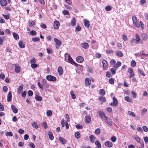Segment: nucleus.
<instances>
[{
  "mask_svg": "<svg viewBox=\"0 0 148 148\" xmlns=\"http://www.w3.org/2000/svg\"><path fill=\"white\" fill-rule=\"evenodd\" d=\"M66 54L67 55V56H65V60L66 62H70L71 64L75 65L76 66L78 65V64L73 60L69 54L67 53H65V55H66Z\"/></svg>",
  "mask_w": 148,
  "mask_h": 148,
  "instance_id": "nucleus-1",
  "label": "nucleus"
},
{
  "mask_svg": "<svg viewBox=\"0 0 148 148\" xmlns=\"http://www.w3.org/2000/svg\"><path fill=\"white\" fill-rule=\"evenodd\" d=\"M135 56L137 57H140L141 58L144 59L148 57V54H145L143 53V51L136 53Z\"/></svg>",
  "mask_w": 148,
  "mask_h": 148,
  "instance_id": "nucleus-2",
  "label": "nucleus"
},
{
  "mask_svg": "<svg viewBox=\"0 0 148 148\" xmlns=\"http://www.w3.org/2000/svg\"><path fill=\"white\" fill-rule=\"evenodd\" d=\"M136 41L135 43L136 44L139 43L143 44V41L140 39V36L137 33L135 34Z\"/></svg>",
  "mask_w": 148,
  "mask_h": 148,
  "instance_id": "nucleus-3",
  "label": "nucleus"
},
{
  "mask_svg": "<svg viewBox=\"0 0 148 148\" xmlns=\"http://www.w3.org/2000/svg\"><path fill=\"white\" fill-rule=\"evenodd\" d=\"M128 72L130 74L129 78H131L135 76V74L134 72V70L132 69L131 68H129L128 69Z\"/></svg>",
  "mask_w": 148,
  "mask_h": 148,
  "instance_id": "nucleus-4",
  "label": "nucleus"
},
{
  "mask_svg": "<svg viewBox=\"0 0 148 148\" xmlns=\"http://www.w3.org/2000/svg\"><path fill=\"white\" fill-rule=\"evenodd\" d=\"M54 40L56 43V48L58 49H59L60 47V45H61V42L60 40H59L56 38H55L54 39Z\"/></svg>",
  "mask_w": 148,
  "mask_h": 148,
  "instance_id": "nucleus-5",
  "label": "nucleus"
},
{
  "mask_svg": "<svg viewBox=\"0 0 148 148\" xmlns=\"http://www.w3.org/2000/svg\"><path fill=\"white\" fill-rule=\"evenodd\" d=\"M46 79L47 80L51 81H55L56 80V78L55 77L50 75H47Z\"/></svg>",
  "mask_w": 148,
  "mask_h": 148,
  "instance_id": "nucleus-6",
  "label": "nucleus"
},
{
  "mask_svg": "<svg viewBox=\"0 0 148 148\" xmlns=\"http://www.w3.org/2000/svg\"><path fill=\"white\" fill-rule=\"evenodd\" d=\"M113 102L110 103V105L113 106H116L118 104L117 99L115 97H114L113 98Z\"/></svg>",
  "mask_w": 148,
  "mask_h": 148,
  "instance_id": "nucleus-7",
  "label": "nucleus"
},
{
  "mask_svg": "<svg viewBox=\"0 0 148 148\" xmlns=\"http://www.w3.org/2000/svg\"><path fill=\"white\" fill-rule=\"evenodd\" d=\"M15 70L16 73H18L21 71V68L18 64H15Z\"/></svg>",
  "mask_w": 148,
  "mask_h": 148,
  "instance_id": "nucleus-8",
  "label": "nucleus"
},
{
  "mask_svg": "<svg viewBox=\"0 0 148 148\" xmlns=\"http://www.w3.org/2000/svg\"><path fill=\"white\" fill-rule=\"evenodd\" d=\"M60 25L59 22L57 21H55L54 22L53 27L54 29H57L59 28Z\"/></svg>",
  "mask_w": 148,
  "mask_h": 148,
  "instance_id": "nucleus-9",
  "label": "nucleus"
},
{
  "mask_svg": "<svg viewBox=\"0 0 148 148\" xmlns=\"http://www.w3.org/2000/svg\"><path fill=\"white\" fill-rule=\"evenodd\" d=\"M134 24L136 26V27L138 28L140 26V22L138 21L137 19H132Z\"/></svg>",
  "mask_w": 148,
  "mask_h": 148,
  "instance_id": "nucleus-10",
  "label": "nucleus"
},
{
  "mask_svg": "<svg viewBox=\"0 0 148 148\" xmlns=\"http://www.w3.org/2000/svg\"><path fill=\"white\" fill-rule=\"evenodd\" d=\"M98 114L99 116L103 119L105 120L107 118V116L103 112L100 111L99 112Z\"/></svg>",
  "mask_w": 148,
  "mask_h": 148,
  "instance_id": "nucleus-11",
  "label": "nucleus"
},
{
  "mask_svg": "<svg viewBox=\"0 0 148 148\" xmlns=\"http://www.w3.org/2000/svg\"><path fill=\"white\" fill-rule=\"evenodd\" d=\"M141 36L142 40L144 41H146L148 38L147 35L145 33H142L141 34Z\"/></svg>",
  "mask_w": 148,
  "mask_h": 148,
  "instance_id": "nucleus-12",
  "label": "nucleus"
},
{
  "mask_svg": "<svg viewBox=\"0 0 148 148\" xmlns=\"http://www.w3.org/2000/svg\"><path fill=\"white\" fill-rule=\"evenodd\" d=\"M83 22L85 26L87 28L89 27L90 24L89 21L86 19H84Z\"/></svg>",
  "mask_w": 148,
  "mask_h": 148,
  "instance_id": "nucleus-13",
  "label": "nucleus"
},
{
  "mask_svg": "<svg viewBox=\"0 0 148 148\" xmlns=\"http://www.w3.org/2000/svg\"><path fill=\"white\" fill-rule=\"evenodd\" d=\"M23 85L21 84L17 89V93L19 94H20L23 91Z\"/></svg>",
  "mask_w": 148,
  "mask_h": 148,
  "instance_id": "nucleus-14",
  "label": "nucleus"
},
{
  "mask_svg": "<svg viewBox=\"0 0 148 148\" xmlns=\"http://www.w3.org/2000/svg\"><path fill=\"white\" fill-rule=\"evenodd\" d=\"M105 145L108 147H112L113 145L112 142L109 141H107L105 142Z\"/></svg>",
  "mask_w": 148,
  "mask_h": 148,
  "instance_id": "nucleus-15",
  "label": "nucleus"
},
{
  "mask_svg": "<svg viewBox=\"0 0 148 148\" xmlns=\"http://www.w3.org/2000/svg\"><path fill=\"white\" fill-rule=\"evenodd\" d=\"M76 60L77 62L81 63L84 61V59L83 57L79 56L76 58Z\"/></svg>",
  "mask_w": 148,
  "mask_h": 148,
  "instance_id": "nucleus-16",
  "label": "nucleus"
},
{
  "mask_svg": "<svg viewBox=\"0 0 148 148\" xmlns=\"http://www.w3.org/2000/svg\"><path fill=\"white\" fill-rule=\"evenodd\" d=\"M85 85L87 86H89L91 84L90 79L88 78H86L85 80Z\"/></svg>",
  "mask_w": 148,
  "mask_h": 148,
  "instance_id": "nucleus-17",
  "label": "nucleus"
},
{
  "mask_svg": "<svg viewBox=\"0 0 148 148\" xmlns=\"http://www.w3.org/2000/svg\"><path fill=\"white\" fill-rule=\"evenodd\" d=\"M121 63L119 61H117L116 64H115L113 66V67L115 69H117L119 67L121 66Z\"/></svg>",
  "mask_w": 148,
  "mask_h": 148,
  "instance_id": "nucleus-18",
  "label": "nucleus"
},
{
  "mask_svg": "<svg viewBox=\"0 0 148 148\" xmlns=\"http://www.w3.org/2000/svg\"><path fill=\"white\" fill-rule=\"evenodd\" d=\"M11 108L14 113L16 114L18 112V109L15 106L13 105H12L11 106Z\"/></svg>",
  "mask_w": 148,
  "mask_h": 148,
  "instance_id": "nucleus-19",
  "label": "nucleus"
},
{
  "mask_svg": "<svg viewBox=\"0 0 148 148\" xmlns=\"http://www.w3.org/2000/svg\"><path fill=\"white\" fill-rule=\"evenodd\" d=\"M12 94L10 91H9L8 94L7 100L8 101H10L12 100Z\"/></svg>",
  "mask_w": 148,
  "mask_h": 148,
  "instance_id": "nucleus-20",
  "label": "nucleus"
},
{
  "mask_svg": "<svg viewBox=\"0 0 148 148\" xmlns=\"http://www.w3.org/2000/svg\"><path fill=\"white\" fill-rule=\"evenodd\" d=\"M58 71L60 75H61L63 74V71L62 68L61 66H59L58 68Z\"/></svg>",
  "mask_w": 148,
  "mask_h": 148,
  "instance_id": "nucleus-21",
  "label": "nucleus"
},
{
  "mask_svg": "<svg viewBox=\"0 0 148 148\" xmlns=\"http://www.w3.org/2000/svg\"><path fill=\"white\" fill-rule=\"evenodd\" d=\"M48 134L49 139L51 140H52L54 139V137L53 133L50 131L48 132Z\"/></svg>",
  "mask_w": 148,
  "mask_h": 148,
  "instance_id": "nucleus-22",
  "label": "nucleus"
},
{
  "mask_svg": "<svg viewBox=\"0 0 148 148\" xmlns=\"http://www.w3.org/2000/svg\"><path fill=\"white\" fill-rule=\"evenodd\" d=\"M18 45L21 48H24L25 47V45L22 41H20L18 43Z\"/></svg>",
  "mask_w": 148,
  "mask_h": 148,
  "instance_id": "nucleus-23",
  "label": "nucleus"
},
{
  "mask_svg": "<svg viewBox=\"0 0 148 148\" xmlns=\"http://www.w3.org/2000/svg\"><path fill=\"white\" fill-rule=\"evenodd\" d=\"M0 3L1 5L2 6H6L7 4V1L6 0H1Z\"/></svg>",
  "mask_w": 148,
  "mask_h": 148,
  "instance_id": "nucleus-24",
  "label": "nucleus"
},
{
  "mask_svg": "<svg viewBox=\"0 0 148 148\" xmlns=\"http://www.w3.org/2000/svg\"><path fill=\"white\" fill-rule=\"evenodd\" d=\"M82 47L84 49H87L89 47V45L87 43H83L81 44Z\"/></svg>",
  "mask_w": 148,
  "mask_h": 148,
  "instance_id": "nucleus-25",
  "label": "nucleus"
},
{
  "mask_svg": "<svg viewBox=\"0 0 148 148\" xmlns=\"http://www.w3.org/2000/svg\"><path fill=\"white\" fill-rule=\"evenodd\" d=\"M105 120L108 124L110 126L112 125V122L110 119L107 118Z\"/></svg>",
  "mask_w": 148,
  "mask_h": 148,
  "instance_id": "nucleus-26",
  "label": "nucleus"
},
{
  "mask_svg": "<svg viewBox=\"0 0 148 148\" xmlns=\"http://www.w3.org/2000/svg\"><path fill=\"white\" fill-rule=\"evenodd\" d=\"M89 138L90 141L92 143H94L95 140L96 139L95 137L93 135H90L89 136Z\"/></svg>",
  "mask_w": 148,
  "mask_h": 148,
  "instance_id": "nucleus-27",
  "label": "nucleus"
},
{
  "mask_svg": "<svg viewBox=\"0 0 148 148\" xmlns=\"http://www.w3.org/2000/svg\"><path fill=\"white\" fill-rule=\"evenodd\" d=\"M59 140L63 144H65L66 143V141L62 137H59Z\"/></svg>",
  "mask_w": 148,
  "mask_h": 148,
  "instance_id": "nucleus-28",
  "label": "nucleus"
},
{
  "mask_svg": "<svg viewBox=\"0 0 148 148\" xmlns=\"http://www.w3.org/2000/svg\"><path fill=\"white\" fill-rule=\"evenodd\" d=\"M102 64H103V67L104 68L106 69L107 68L108 66V64L107 61L105 60L102 61Z\"/></svg>",
  "mask_w": 148,
  "mask_h": 148,
  "instance_id": "nucleus-29",
  "label": "nucleus"
},
{
  "mask_svg": "<svg viewBox=\"0 0 148 148\" xmlns=\"http://www.w3.org/2000/svg\"><path fill=\"white\" fill-rule=\"evenodd\" d=\"M86 123H89L91 121V117L90 116H86L85 117Z\"/></svg>",
  "mask_w": 148,
  "mask_h": 148,
  "instance_id": "nucleus-30",
  "label": "nucleus"
},
{
  "mask_svg": "<svg viewBox=\"0 0 148 148\" xmlns=\"http://www.w3.org/2000/svg\"><path fill=\"white\" fill-rule=\"evenodd\" d=\"M116 54L117 56L120 57H123V56L122 52L120 51H117L116 53Z\"/></svg>",
  "mask_w": 148,
  "mask_h": 148,
  "instance_id": "nucleus-31",
  "label": "nucleus"
},
{
  "mask_svg": "<svg viewBox=\"0 0 148 148\" xmlns=\"http://www.w3.org/2000/svg\"><path fill=\"white\" fill-rule=\"evenodd\" d=\"M125 100L126 101L130 103H131L132 102V99L128 96L125 97Z\"/></svg>",
  "mask_w": 148,
  "mask_h": 148,
  "instance_id": "nucleus-32",
  "label": "nucleus"
},
{
  "mask_svg": "<svg viewBox=\"0 0 148 148\" xmlns=\"http://www.w3.org/2000/svg\"><path fill=\"white\" fill-rule=\"evenodd\" d=\"M35 99L36 100L39 101H41L42 99L41 97L38 95L36 94L35 96Z\"/></svg>",
  "mask_w": 148,
  "mask_h": 148,
  "instance_id": "nucleus-33",
  "label": "nucleus"
},
{
  "mask_svg": "<svg viewBox=\"0 0 148 148\" xmlns=\"http://www.w3.org/2000/svg\"><path fill=\"white\" fill-rule=\"evenodd\" d=\"M95 144L98 148H101V146L100 143L98 140H96L95 142Z\"/></svg>",
  "mask_w": 148,
  "mask_h": 148,
  "instance_id": "nucleus-34",
  "label": "nucleus"
},
{
  "mask_svg": "<svg viewBox=\"0 0 148 148\" xmlns=\"http://www.w3.org/2000/svg\"><path fill=\"white\" fill-rule=\"evenodd\" d=\"M134 138L137 142L139 143H140V138L138 136L136 135H134Z\"/></svg>",
  "mask_w": 148,
  "mask_h": 148,
  "instance_id": "nucleus-35",
  "label": "nucleus"
},
{
  "mask_svg": "<svg viewBox=\"0 0 148 148\" xmlns=\"http://www.w3.org/2000/svg\"><path fill=\"white\" fill-rule=\"evenodd\" d=\"M46 114L47 116H51L52 115V112L51 110H48L46 112Z\"/></svg>",
  "mask_w": 148,
  "mask_h": 148,
  "instance_id": "nucleus-36",
  "label": "nucleus"
},
{
  "mask_svg": "<svg viewBox=\"0 0 148 148\" xmlns=\"http://www.w3.org/2000/svg\"><path fill=\"white\" fill-rule=\"evenodd\" d=\"M13 35L14 38L16 40H17L19 38V36L17 34L14 32L13 33Z\"/></svg>",
  "mask_w": 148,
  "mask_h": 148,
  "instance_id": "nucleus-37",
  "label": "nucleus"
},
{
  "mask_svg": "<svg viewBox=\"0 0 148 148\" xmlns=\"http://www.w3.org/2000/svg\"><path fill=\"white\" fill-rule=\"evenodd\" d=\"M5 135L6 136H12L13 134L11 132H5Z\"/></svg>",
  "mask_w": 148,
  "mask_h": 148,
  "instance_id": "nucleus-38",
  "label": "nucleus"
},
{
  "mask_svg": "<svg viewBox=\"0 0 148 148\" xmlns=\"http://www.w3.org/2000/svg\"><path fill=\"white\" fill-rule=\"evenodd\" d=\"M29 25L30 27H32L35 25V23L33 21H29Z\"/></svg>",
  "mask_w": 148,
  "mask_h": 148,
  "instance_id": "nucleus-39",
  "label": "nucleus"
},
{
  "mask_svg": "<svg viewBox=\"0 0 148 148\" xmlns=\"http://www.w3.org/2000/svg\"><path fill=\"white\" fill-rule=\"evenodd\" d=\"M112 9V7L110 5H108L105 7V9L107 11H109Z\"/></svg>",
  "mask_w": 148,
  "mask_h": 148,
  "instance_id": "nucleus-40",
  "label": "nucleus"
},
{
  "mask_svg": "<svg viewBox=\"0 0 148 148\" xmlns=\"http://www.w3.org/2000/svg\"><path fill=\"white\" fill-rule=\"evenodd\" d=\"M32 126L34 127L36 129H37L38 127V126L37 124L35 122H33L32 123Z\"/></svg>",
  "mask_w": 148,
  "mask_h": 148,
  "instance_id": "nucleus-41",
  "label": "nucleus"
},
{
  "mask_svg": "<svg viewBox=\"0 0 148 148\" xmlns=\"http://www.w3.org/2000/svg\"><path fill=\"white\" fill-rule=\"evenodd\" d=\"M99 100L101 102H104L106 101V98L104 97L101 96L99 98Z\"/></svg>",
  "mask_w": 148,
  "mask_h": 148,
  "instance_id": "nucleus-42",
  "label": "nucleus"
},
{
  "mask_svg": "<svg viewBox=\"0 0 148 148\" xmlns=\"http://www.w3.org/2000/svg\"><path fill=\"white\" fill-rule=\"evenodd\" d=\"M71 24L72 26H75L76 24V21L75 19H73L71 22Z\"/></svg>",
  "mask_w": 148,
  "mask_h": 148,
  "instance_id": "nucleus-43",
  "label": "nucleus"
},
{
  "mask_svg": "<svg viewBox=\"0 0 148 148\" xmlns=\"http://www.w3.org/2000/svg\"><path fill=\"white\" fill-rule=\"evenodd\" d=\"M75 137L77 139L79 138L80 137V133H79V132H77L75 133Z\"/></svg>",
  "mask_w": 148,
  "mask_h": 148,
  "instance_id": "nucleus-44",
  "label": "nucleus"
},
{
  "mask_svg": "<svg viewBox=\"0 0 148 148\" xmlns=\"http://www.w3.org/2000/svg\"><path fill=\"white\" fill-rule=\"evenodd\" d=\"M100 129L99 128H98L95 130V133L96 134L99 135L100 134Z\"/></svg>",
  "mask_w": 148,
  "mask_h": 148,
  "instance_id": "nucleus-45",
  "label": "nucleus"
},
{
  "mask_svg": "<svg viewBox=\"0 0 148 148\" xmlns=\"http://www.w3.org/2000/svg\"><path fill=\"white\" fill-rule=\"evenodd\" d=\"M138 72L139 74H140L143 76H145V74L144 72L142 71V70L139 69H138Z\"/></svg>",
  "mask_w": 148,
  "mask_h": 148,
  "instance_id": "nucleus-46",
  "label": "nucleus"
},
{
  "mask_svg": "<svg viewBox=\"0 0 148 148\" xmlns=\"http://www.w3.org/2000/svg\"><path fill=\"white\" fill-rule=\"evenodd\" d=\"M131 65L133 67H135L136 66V62L134 60H132L131 62Z\"/></svg>",
  "mask_w": 148,
  "mask_h": 148,
  "instance_id": "nucleus-47",
  "label": "nucleus"
},
{
  "mask_svg": "<svg viewBox=\"0 0 148 148\" xmlns=\"http://www.w3.org/2000/svg\"><path fill=\"white\" fill-rule=\"evenodd\" d=\"M99 93L100 94L103 96L105 94V92L104 90L103 89H101L99 90Z\"/></svg>",
  "mask_w": 148,
  "mask_h": 148,
  "instance_id": "nucleus-48",
  "label": "nucleus"
},
{
  "mask_svg": "<svg viewBox=\"0 0 148 148\" xmlns=\"http://www.w3.org/2000/svg\"><path fill=\"white\" fill-rule=\"evenodd\" d=\"M111 140L113 142H115L116 140V138L114 136H112L110 138Z\"/></svg>",
  "mask_w": 148,
  "mask_h": 148,
  "instance_id": "nucleus-49",
  "label": "nucleus"
},
{
  "mask_svg": "<svg viewBox=\"0 0 148 148\" xmlns=\"http://www.w3.org/2000/svg\"><path fill=\"white\" fill-rule=\"evenodd\" d=\"M81 27H80L78 25L77 26L75 27V32H79L81 30Z\"/></svg>",
  "mask_w": 148,
  "mask_h": 148,
  "instance_id": "nucleus-50",
  "label": "nucleus"
},
{
  "mask_svg": "<svg viewBox=\"0 0 148 148\" xmlns=\"http://www.w3.org/2000/svg\"><path fill=\"white\" fill-rule=\"evenodd\" d=\"M128 114L130 116H132L134 117H135L136 116L134 113L132 112L128 111Z\"/></svg>",
  "mask_w": 148,
  "mask_h": 148,
  "instance_id": "nucleus-51",
  "label": "nucleus"
},
{
  "mask_svg": "<svg viewBox=\"0 0 148 148\" xmlns=\"http://www.w3.org/2000/svg\"><path fill=\"white\" fill-rule=\"evenodd\" d=\"M114 79L113 78H110L109 79V82L111 84H113L114 83Z\"/></svg>",
  "mask_w": 148,
  "mask_h": 148,
  "instance_id": "nucleus-52",
  "label": "nucleus"
},
{
  "mask_svg": "<svg viewBox=\"0 0 148 148\" xmlns=\"http://www.w3.org/2000/svg\"><path fill=\"white\" fill-rule=\"evenodd\" d=\"M32 41H33L34 42H35L36 41H39L40 40V39L39 37H36L32 38Z\"/></svg>",
  "mask_w": 148,
  "mask_h": 148,
  "instance_id": "nucleus-53",
  "label": "nucleus"
},
{
  "mask_svg": "<svg viewBox=\"0 0 148 148\" xmlns=\"http://www.w3.org/2000/svg\"><path fill=\"white\" fill-rule=\"evenodd\" d=\"M66 3L70 5H72V2L71 0H65Z\"/></svg>",
  "mask_w": 148,
  "mask_h": 148,
  "instance_id": "nucleus-54",
  "label": "nucleus"
},
{
  "mask_svg": "<svg viewBox=\"0 0 148 148\" xmlns=\"http://www.w3.org/2000/svg\"><path fill=\"white\" fill-rule=\"evenodd\" d=\"M64 6L67 9L69 10H72L73 9L72 7L69 6L68 5H64Z\"/></svg>",
  "mask_w": 148,
  "mask_h": 148,
  "instance_id": "nucleus-55",
  "label": "nucleus"
},
{
  "mask_svg": "<svg viewBox=\"0 0 148 148\" xmlns=\"http://www.w3.org/2000/svg\"><path fill=\"white\" fill-rule=\"evenodd\" d=\"M71 97L73 99H75L76 98V96L73 93V91H71Z\"/></svg>",
  "mask_w": 148,
  "mask_h": 148,
  "instance_id": "nucleus-56",
  "label": "nucleus"
},
{
  "mask_svg": "<svg viewBox=\"0 0 148 148\" xmlns=\"http://www.w3.org/2000/svg\"><path fill=\"white\" fill-rule=\"evenodd\" d=\"M30 34L32 36H35L37 34L36 31L34 30H32L30 32Z\"/></svg>",
  "mask_w": 148,
  "mask_h": 148,
  "instance_id": "nucleus-57",
  "label": "nucleus"
},
{
  "mask_svg": "<svg viewBox=\"0 0 148 148\" xmlns=\"http://www.w3.org/2000/svg\"><path fill=\"white\" fill-rule=\"evenodd\" d=\"M62 12L63 13L64 15H69L70 14L69 11L66 10H64Z\"/></svg>",
  "mask_w": 148,
  "mask_h": 148,
  "instance_id": "nucleus-58",
  "label": "nucleus"
},
{
  "mask_svg": "<svg viewBox=\"0 0 148 148\" xmlns=\"http://www.w3.org/2000/svg\"><path fill=\"white\" fill-rule=\"evenodd\" d=\"M77 129H82L83 128L82 125L80 124H77L75 125Z\"/></svg>",
  "mask_w": 148,
  "mask_h": 148,
  "instance_id": "nucleus-59",
  "label": "nucleus"
},
{
  "mask_svg": "<svg viewBox=\"0 0 148 148\" xmlns=\"http://www.w3.org/2000/svg\"><path fill=\"white\" fill-rule=\"evenodd\" d=\"M131 93L132 95H133V97L135 98L137 97V95L136 93L134 91H132L131 92Z\"/></svg>",
  "mask_w": 148,
  "mask_h": 148,
  "instance_id": "nucleus-60",
  "label": "nucleus"
},
{
  "mask_svg": "<svg viewBox=\"0 0 148 148\" xmlns=\"http://www.w3.org/2000/svg\"><path fill=\"white\" fill-rule=\"evenodd\" d=\"M38 64H32L31 65V66L33 69H35L36 68H37L38 66Z\"/></svg>",
  "mask_w": 148,
  "mask_h": 148,
  "instance_id": "nucleus-61",
  "label": "nucleus"
},
{
  "mask_svg": "<svg viewBox=\"0 0 148 148\" xmlns=\"http://www.w3.org/2000/svg\"><path fill=\"white\" fill-rule=\"evenodd\" d=\"M28 95L29 96H32L33 95V92L31 90H29L27 92Z\"/></svg>",
  "mask_w": 148,
  "mask_h": 148,
  "instance_id": "nucleus-62",
  "label": "nucleus"
},
{
  "mask_svg": "<svg viewBox=\"0 0 148 148\" xmlns=\"http://www.w3.org/2000/svg\"><path fill=\"white\" fill-rule=\"evenodd\" d=\"M106 53L107 54H110L113 52V51L111 49L106 50Z\"/></svg>",
  "mask_w": 148,
  "mask_h": 148,
  "instance_id": "nucleus-63",
  "label": "nucleus"
},
{
  "mask_svg": "<svg viewBox=\"0 0 148 148\" xmlns=\"http://www.w3.org/2000/svg\"><path fill=\"white\" fill-rule=\"evenodd\" d=\"M110 71L112 73L113 75H114L116 73V70L114 68H111L110 69Z\"/></svg>",
  "mask_w": 148,
  "mask_h": 148,
  "instance_id": "nucleus-64",
  "label": "nucleus"
}]
</instances>
